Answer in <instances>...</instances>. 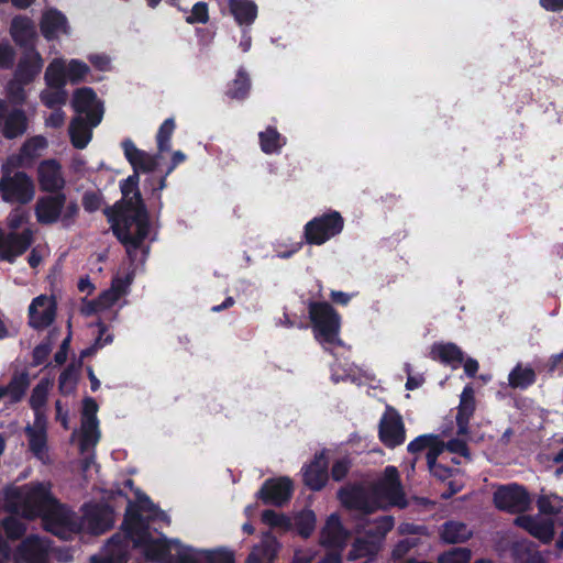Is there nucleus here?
<instances>
[{"instance_id": "1", "label": "nucleus", "mask_w": 563, "mask_h": 563, "mask_svg": "<svg viewBox=\"0 0 563 563\" xmlns=\"http://www.w3.org/2000/svg\"><path fill=\"white\" fill-rule=\"evenodd\" d=\"M122 526L124 538L113 536L108 543L109 556L100 562L93 556L92 563H123L122 552L129 541H132L134 547H142L146 558L157 563H201V554L192 549L152 539L147 522L131 508L126 510Z\"/></svg>"}, {"instance_id": "2", "label": "nucleus", "mask_w": 563, "mask_h": 563, "mask_svg": "<svg viewBox=\"0 0 563 563\" xmlns=\"http://www.w3.org/2000/svg\"><path fill=\"white\" fill-rule=\"evenodd\" d=\"M5 507L9 511L21 514L25 518L41 517L54 506L56 498L51 493L49 483H31L24 486H11L4 490Z\"/></svg>"}, {"instance_id": "3", "label": "nucleus", "mask_w": 563, "mask_h": 563, "mask_svg": "<svg viewBox=\"0 0 563 563\" xmlns=\"http://www.w3.org/2000/svg\"><path fill=\"white\" fill-rule=\"evenodd\" d=\"M112 230L125 246L130 257L142 245L148 234V214L146 210L109 214Z\"/></svg>"}, {"instance_id": "4", "label": "nucleus", "mask_w": 563, "mask_h": 563, "mask_svg": "<svg viewBox=\"0 0 563 563\" xmlns=\"http://www.w3.org/2000/svg\"><path fill=\"white\" fill-rule=\"evenodd\" d=\"M34 211L36 220L41 224L48 225L60 220L65 227H68L74 222L79 208L75 201H67L65 194L56 192L40 197L34 206Z\"/></svg>"}, {"instance_id": "5", "label": "nucleus", "mask_w": 563, "mask_h": 563, "mask_svg": "<svg viewBox=\"0 0 563 563\" xmlns=\"http://www.w3.org/2000/svg\"><path fill=\"white\" fill-rule=\"evenodd\" d=\"M0 194L7 203L24 206L34 199L35 184L25 172L12 170L5 163L1 166Z\"/></svg>"}, {"instance_id": "6", "label": "nucleus", "mask_w": 563, "mask_h": 563, "mask_svg": "<svg viewBox=\"0 0 563 563\" xmlns=\"http://www.w3.org/2000/svg\"><path fill=\"white\" fill-rule=\"evenodd\" d=\"M369 488L375 501L378 504V509L386 506H398L400 508L407 506L396 467H387L384 476L373 483Z\"/></svg>"}, {"instance_id": "7", "label": "nucleus", "mask_w": 563, "mask_h": 563, "mask_svg": "<svg viewBox=\"0 0 563 563\" xmlns=\"http://www.w3.org/2000/svg\"><path fill=\"white\" fill-rule=\"evenodd\" d=\"M42 519L45 529L60 539L67 540L73 533L80 532L79 516L59 504L57 499Z\"/></svg>"}, {"instance_id": "8", "label": "nucleus", "mask_w": 563, "mask_h": 563, "mask_svg": "<svg viewBox=\"0 0 563 563\" xmlns=\"http://www.w3.org/2000/svg\"><path fill=\"white\" fill-rule=\"evenodd\" d=\"M309 316L317 332V338L325 342H334L340 329V317L327 302H311Z\"/></svg>"}, {"instance_id": "9", "label": "nucleus", "mask_w": 563, "mask_h": 563, "mask_svg": "<svg viewBox=\"0 0 563 563\" xmlns=\"http://www.w3.org/2000/svg\"><path fill=\"white\" fill-rule=\"evenodd\" d=\"M79 521L81 523L80 532L101 534L113 526V511L104 505L86 506Z\"/></svg>"}, {"instance_id": "10", "label": "nucleus", "mask_w": 563, "mask_h": 563, "mask_svg": "<svg viewBox=\"0 0 563 563\" xmlns=\"http://www.w3.org/2000/svg\"><path fill=\"white\" fill-rule=\"evenodd\" d=\"M343 219L339 212H332L310 221L306 225V238L309 243L322 244L331 236L341 232Z\"/></svg>"}, {"instance_id": "11", "label": "nucleus", "mask_w": 563, "mask_h": 563, "mask_svg": "<svg viewBox=\"0 0 563 563\" xmlns=\"http://www.w3.org/2000/svg\"><path fill=\"white\" fill-rule=\"evenodd\" d=\"M494 503L500 510L517 514L526 511L531 500L523 487L519 485H507L499 487L494 493Z\"/></svg>"}, {"instance_id": "12", "label": "nucleus", "mask_w": 563, "mask_h": 563, "mask_svg": "<svg viewBox=\"0 0 563 563\" xmlns=\"http://www.w3.org/2000/svg\"><path fill=\"white\" fill-rule=\"evenodd\" d=\"M341 503L349 509L356 510L362 515H368L378 509L371 488L366 490L360 486L343 487L339 490Z\"/></svg>"}, {"instance_id": "13", "label": "nucleus", "mask_w": 563, "mask_h": 563, "mask_svg": "<svg viewBox=\"0 0 563 563\" xmlns=\"http://www.w3.org/2000/svg\"><path fill=\"white\" fill-rule=\"evenodd\" d=\"M33 242V232L24 229L22 232L5 233L0 230V258L12 262L22 255Z\"/></svg>"}, {"instance_id": "14", "label": "nucleus", "mask_w": 563, "mask_h": 563, "mask_svg": "<svg viewBox=\"0 0 563 563\" xmlns=\"http://www.w3.org/2000/svg\"><path fill=\"white\" fill-rule=\"evenodd\" d=\"M73 107L77 112V115H81L87 119L90 122V125L97 126L101 122L103 108L91 89H78L74 95Z\"/></svg>"}, {"instance_id": "15", "label": "nucleus", "mask_w": 563, "mask_h": 563, "mask_svg": "<svg viewBox=\"0 0 563 563\" xmlns=\"http://www.w3.org/2000/svg\"><path fill=\"white\" fill-rule=\"evenodd\" d=\"M379 438L382 442L395 448L405 440V426L401 416L393 407H387L379 422Z\"/></svg>"}, {"instance_id": "16", "label": "nucleus", "mask_w": 563, "mask_h": 563, "mask_svg": "<svg viewBox=\"0 0 563 563\" xmlns=\"http://www.w3.org/2000/svg\"><path fill=\"white\" fill-rule=\"evenodd\" d=\"M139 180L140 176L136 173H133V175L129 176L122 183V199L114 206L111 214L146 210L139 190Z\"/></svg>"}, {"instance_id": "17", "label": "nucleus", "mask_w": 563, "mask_h": 563, "mask_svg": "<svg viewBox=\"0 0 563 563\" xmlns=\"http://www.w3.org/2000/svg\"><path fill=\"white\" fill-rule=\"evenodd\" d=\"M49 541L30 536L19 545L15 563H47Z\"/></svg>"}, {"instance_id": "18", "label": "nucleus", "mask_w": 563, "mask_h": 563, "mask_svg": "<svg viewBox=\"0 0 563 563\" xmlns=\"http://www.w3.org/2000/svg\"><path fill=\"white\" fill-rule=\"evenodd\" d=\"M27 130V117L21 109L8 111L7 103L0 99V132L5 139H15Z\"/></svg>"}, {"instance_id": "19", "label": "nucleus", "mask_w": 563, "mask_h": 563, "mask_svg": "<svg viewBox=\"0 0 563 563\" xmlns=\"http://www.w3.org/2000/svg\"><path fill=\"white\" fill-rule=\"evenodd\" d=\"M56 316V303L53 298L41 295L33 299L29 307V324L36 329H45L49 327Z\"/></svg>"}, {"instance_id": "20", "label": "nucleus", "mask_w": 563, "mask_h": 563, "mask_svg": "<svg viewBox=\"0 0 563 563\" xmlns=\"http://www.w3.org/2000/svg\"><path fill=\"white\" fill-rule=\"evenodd\" d=\"M291 492V482L286 477H280L267 481L258 492V497L264 504L283 506L289 500Z\"/></svg>"}, {"instance_id": "21", "label": "nucleus", "mask_w": 563, "mask_h": 563, "mask_svg": "<svg viewBox=\"0 0 563 563\" xmlns=\"http://www.w3.org/2000/svg\"><path fill=\"white\" fill-rule=\"evenodd\" d=\"M37 179L42 191L59 192L65 186L62 167L56 161H44L37 167Z\"/></svg>"}, {"instance_id": "22", "label": "nucleus", "mask_w": 563, "mask_h": 563, "mask_svg": "<svg viewBox=\"0 0 563 563\" xmlns=\"http://www.w3.org/2000/svg\"><path fill=\"white\" fill-rule=\"evenodd\" d=\"M393 527L394 518L391 516H382L374 520L362 517L355 525V530L357 533L364 534L373 541H376V543L382 544V541Z\"/></svg>"}, {"instance_id": "23", "label": "nucleus", "mask_w": 563, "mask_h": 563, "mask_svg": "<svg viewBox=\"0 0 563 563\" xmlns=\"http://www.w3.org/2000/svg\"><path fill=\"white\" fill-rule=\"evenodd\" d=\"M10 33L13 41L26 49L34 48V42L37 38V33L34 22L23 15H18L12 19Z\"/></svg>"}, {"instance_id": "24", "label": "nucleus", "mask_w": 563, "mask_h": 563, "mask_svg": "<svg viewBox=\"0 0 563 563\" xmlns=\"http://www.w3.org/2000/svg\"><path fill=\"white\" fill-rule=\"evenodd\" d=\"M515 522L544 543L550 542L554 537V525L551 519L520 516L516 518Z\"/></svg>"}, {"instance_id": "25", "label": "nucleus", "mask_w": 563, "mask_h": 563, "mask_svg": "<svg viewBox=\"0 0 563 563\" xmlns=\"http://www.w3.org/2000/svg\"><path fill=\"white\" fill-rule=\"evenodd\" d=\"M40 27L42 34L47 40L56 38L60 34L68 33L66 16L56 9H48L43 12Z\"/></svg>"}, {"instance_id": "26", "label": "nucleus", "mask_w": 563, "mask_h": 563, "mask_svg": "<svg viewBox=\"0 0 563 563\" xmlns=\"http://www.w3.org/2000/svg\"><path fill=\"white\" fill-rule=\"evenodd\" d=\"M347 539V532L343 529L340 519L331 515L320 534V543L328 548H342Z\"/></svg>"}, {"instance_id": "27", "label": "nucleus", "mask_w": 563, "mask_h": 563, "mask_svg": "<svg viewBox=\"0 0 563 563\" xmlns=\"http://www.w3.org/2000/svg\"><path fill=\"white\" fill-rule=\"evenodd\" d=\"M124 154L134 168V173H150L157 167L156 158L139 150L130 140L123 142Z\"/></svg>"}, {"instance_id": "28", "label": "nucleus", "mask_w": 563, "mask_h": 563, "mask_svg": "<svg viewBox=\"0 0 563 563\" xmlns=\"http://www.w3.org/2000/svg\"><path fill=\"white\" fill-rule=\"evenodd\" d=\"M305 484L313 490L321 489L328 479V461L323 452L316 455L303 474Z\"/></svg>"}, {"instance_id": "29", "label": "nucleus", "mask_w": 563, "mask_h": 563, "mask_svg": "<svg viewBox=\"0 0 563 563\" xmlns=\"http://www.w3.org/2000/svg\"><path fill=\"white\" fill-rule=\"evenodd\" d=\"M43 60L41 55L34 49H26L23 57L20 59L15 76L22 82H31L41 71Z\"/></svg>"}, {"instance_id": "30", "label": "nucleus", "mask_w": 563, "mask_h": 563, "mask_svg": "<svg viewBox=\"0 0 563 563\" xmlns=\"http://www.w3.org/2000/svg\"><path fill=\"white\" fill-rule=\"evenodd\" d=\"M279 544L271 532L263 534L261 543L252 550L246 563H273L276 558Z\"/></svg>"}, {"instance_id": "31", "label": "nucleus", "mask_w": 563, "mask_h": 563, "mask_svg": "<svg viewBox=\"0 0 563 563\" xmlns=\"http://www.w3.org/2000/svg\"><path fill=\"white\" fill-rule=\"evenodd\" d=\"M475 411V398L474 390L472 387H465L462 395L461 401L459 406V411L456 415V424H457V434L459 435H467L468 434V421Z\"/></svg>"}, {"instance_id": "32", "label": "nucleus", "mask_w": 563, "mask_h": 563, "mask_svg": "<svg viewBox=\"0 0 563 563\" xmlns=\"http://www.w3.org/2000/svg\"><path fill=\"white\" fill-rule=\"evenodd\" d=\"M90 122L81 115L75 117L69 125V134L71 143L77 148H84L87 146L91 139Z\"/></svg>"}, {"instance_id": "33", "label": "nucleus", "mask_w": 563, "mask_h": 563, "mask_svg": "<svg viewBox=\"0 0 563 563\" xmlns=\"http://www.w3.org/2000/svg\"><path fill=\"white\" fill-rule=\"evenodd\" d=\"M25 432L29 437L30 450L38 457L43 459L46 451V432L45 428L37 416L33 427L27 426Z\"/></svg>"}, {"instance_id": "34", "label": "nucleus", "mask_w": 563, "mask_h": 563, "mask_svg": "<svg viewBox=\"0 0 563 563\" xmlns=\"http://www.w3.org/2000/svg\"><path fill=\"white\" fill-rule=\"evenodd\" d=\"M472 537V530L463 522L449 521L442 526L441 538L446 543L465 542Z\"/></svg>"}, {"instance_id": "35", "label": "nucleus", "mask_w": 563, "mask_h": 563, "mask_svg": "<svg viewBox=\"0 0 563 563\" xmlns=\"http://www.w3.org/2000/svg\"><path fill=\"white\" fill-rule=\"evenodd\" d=\"M229 7L240 24H251L257 15V8L251 0H229Z\"/></svg>"}, {"instance_id": "36", "label": "nucleus", "mask_w": 563, "mask_h": 563, "mask_svg": "<svg viewBox=\"0 0 563 563\" xmlns=\"http://www.w3.org/2000/svg\"><path fill=\"white\" fill-rule=\"evenodd\" d=\"M30 386V378L26 372L15 373L9 384L5 386L7 395L10 404L22 400Z\"/></svg>"}, {"instance_id": "37", "label": "nucleus", "mask_w": 563, "mask_h": 563, "mask_svg": "<svg viewBox=\"0 0 563 563\" xmlns=\"http://www.w3.org/2000/svg\"><path fill=\"white\" fill-rule=\"evenodd\" d=\"M125 288L126 283L123 279H114L111 287L104 290L97 299L93 300V306H97V308H102V310L111 307L124 294Z\"/></svg>"}, {"instance_id": "38", "label": "nucleus", "mask_w": 563, "mask_h": 563, "mask_svg": "<svg viewBox=\"0 0 563 563\" xmlns=\"http://www.w3.org/2000/svg\"><path fill=\"white\" fill-rule=\"evenodd\" d=\"M379 549L380 544L363 534L362 537L356 538L347 558L349 560H356L366 556H374Z\"/></svg>"}, {"instance_id": "39", "label": "nucleus", "mask_w": 563, "mask_h": 563, "mask_svg": "<svg viewBox=\"0 0 563 563\" xmlns=\"http://www.w3.org/2000/svg\"><path fill=\"white\" fill-rule=\"evenodd\" d=\"M66 78L67 74L63 62L54 60L46 68L45 80L48 87L63 89Z\"/></svg>"}, {"instance_id": "40", "label": "nucleus", "mask_w": 563, "mask_h": 563, "mask_svg": "<svg viewBox=\"0 0 563 563\" xmlns=\"http://www.w3.org/2000/svg\"><path fill=\"white\" fill-rule=\"evenodd\" d=\"M536 379V373L531 367L517 365L509 374L508 380L512 388H526Z\"/></svg>"}, {"instance_id": "41", "label": "nucleus", "mask_w": 563, "mask_h": 563, "mask_svg": "<svg viewBox=\"0 0 563 563\" xmlns=\"http://www.w3.org/2000/svg\"><path fill=\"white\" fill-rule=\"evenodd\" d=\"M99 439L98 421L97 419L81 418V450L90 445H95Z\"/></svg>"}, {"instance_id": "42", "label": "nucleus", "mask_w": 563, "mask_h": 563, "mask_svg": "<svg viewBox=\"0 0 563 563\" xmlns=\"http://www.w3.org/2000/svg\"><path fill=\"white\" fill-rule=\"evenodd\" d=\"M292 527L302 538H308L316 527V516L311 510H302L294 518Z\"/></svg>"}, {"instance_id": "43", "label": "nucleus", "mask_w": 563, "mask_h": 563, "mask_svg": "<svg viewBox=\"0 0 563 563\" xmlns=\"http://www.w3.org/2000/svg\"><path fill=\"white\" fill-rule=\"evenodd\" d=\"M540 512L545 515H556L563 509V498L555 495H541L537 501Z\"/></svg>"}, {"instance_id": "44", "label": "nucleus", "mask_w": 563, "mask_h": 563, "mask_svg": "<svg viewBox=\"0 0 563 563\" xmlns=\"http://www.w3.org/2000/svg\"><path fill=\"white\" fill-rule=\"evenodd\" d=\"M262 521L272 528L280 529L283 532L292 528V521L290 518L271 509L262 512Z\"/></svg>"}, {"instance_id": "45", "label": "nucleus", "mask_w": 563, "mask_h": 563, "mask_svg": "<svg viewBox=\"0 0 563 563\" xmlns=\"http://www.w3.org/2000/svg\"><path fill=\"white\" fill-rule=\"evenodd\" d=\"M515 553L519 563H547L540 552L531 550L525 543H518Z\"/></svg>"}, {"instance_id": "46", "label": "nucleus", "mask_w": 563, "mask_h": 563, "mask_svg": "<svg viewBox=\"0 0 563 563\" xmlns=\"http://www.w3.org/2000/svg\"><path fill=\"white\" fill-rule=\"evenodd\" d=\"M433 353H437L441 361L445 363L463 361V352L454 344L439 345L433 349Z\"/></svg>"}, {"instance_id": "47", "label": "nucleus", "mask_w": 563, "mask_h": 563, "mask_svg": "<svg viewBox=\"0 0 563 563\" xmlns=\"http://www.w3.org/2000/svg\"><path fill=\"white\" fill-rule=\"evenodd\" d=\"M41 100L48 108H55L56 106L64 104L67 100V93L64 89L48 88L41 93Z\"/></svg>"}, {"instance_id": "48", "label": "nucleus", "mask_w": 563, "mask_h": 563, "mask_svg": "<svg viewBox=\"0 0 563 563\" xmlns=\"http://www.w3.org/2000/svg\"><path fill=\"white\" fill-rule=\"evenodd\" d=\"M49 382L41 380L32 390L30 405L34 410H38L47 399Z\"/></svg>"}, {"instance_id": "49", "label": "nucleus", "mask_w": 563, "mask_h": 563, "mask_svg": "<svg viewBox=\"0 0 563 563\" xmlns=\"http://www.w3.org/2000/svg\"><path fill=\"white\" fill-rule=\"evenodd\" d=\"M47 145L45 137L37 135L29 139L21 147V154L27 158L38 155Z\"/></svg>"}, {"instance_id": "50", "label": "nucleus", "mask_w": 563, "mask_h": 563, "mask_svg": "<svg viewBox=\"0 0 563 563\" xmlns=\"http://www.w3.org/2000/svg\"><path fill=\"white\" fill-rule=\"evenodd\" d=\"M29 221V213L21 206L12 209L7 218V225L10 232H16Z\"/></svg>"}, {"instance_id": "51", "label": "nucleus", "mask_w": 563, "mask_h": 563, "mask_svg": "<svg viewBox=\"0 0 563 563\" xmlns=\"http://www.w3.org/2000/svg\"><path fill=\"white\" fill-rule=\"evenodd\" d=\"M472 553L466 548H457L450 552L443 553L439 558L440 563H468Z\"/></svg>"}, {"instance_id": "52", "label": "nucleus", "mask_w": 563, "mask_h": 563, "mask_svg": "<svg viewBox=\"0 0 563 563\" xmlns=\"http://www.w3.org/2000/svg\"><path fill=\"white\" fill-rule=\"evenodd\" d=\"M261 146L265 153H272L280 147L279 134L274 129H267L260 134Z\"/></svg>"}, {"instance_id": "53", "label": "nucleus", "mask_w": 563, "mask_h": 563, "mask_svg": "<svg viewBox=\"0 0 563 563\" xmlns=\"http://www.w3.org/2000/svg\"><path fill=\"white\" fill-rule=\"evenodd\" d=\"M3 529L10 539H19L25 532L24 523L15 517H8L2 522Z\"/></svg>"}, {"instance_id": "54", "label": "nucleus", "mask_w": 563, "mask_h": 563, "mask_svg": "<svg viewBox=\"0 0 563 563\" xmlns=\"http://www.w3.org/2000/svg\"><path fill=\"white\" fill-rule=\"evenodd\" d=\"M26 84L27 82H22V80L16 78L15 75H14V79H12L8 84L7 91H8V95L13 103L22 104L25 101V91H24L23 86Z\"/></svg>"}, {"instance_id": "55", "label": "nucleus", "mask_w": 563, "mask_h": 563, "mask_svg": "<svg viewBox=\"0 0 563 563\" xmlns=\"http://www.w3.org/2000/svg\"><path fill=\"white\" fill-rule=\"evenodd\" d=\"M175 123L173 119H167L161 126L157 134V144L161 152L169 150V139L174 132Z\"/></svg>"}, {"instance_id": "56", "label": "nucleus", "mask_w": 563, "mask_h": 563, "mask_svg": "<svg viewBox=\"0 0 563 563\" xmlns=\"http://www.w3.org/2000/svg\"><path fill=\"white\" fill-rule=\"evenodd\" d=\"M76 385V373L71 366H68L59 376L58 387L63 394H69Z\"/></svg>"}, {"instance_id": "57", "label": "nucleus", "mask_w": 563, "mask_h": 563, "mask_svg": "<svg viewBox=\"0 0 563 563\" xmlns=\"http://www.w3.org/2000/svg\"><path fill=\"white\" fill-rule=\"evenodd\" d=\"M89 71V67L81 62L71 60L66 69L67 78L73 82L81 80Z\"/></svg>"}, {"instance_id": "58", "label": "nucleus", "mask_w": 563, "mask_h": 563, "mask_svg": "<svg viewBox=\"0 0 563 563\" xmlns=\"http://www.w3.org/2000/svg\"><path fill=\"white\" fill-rule=\"evenodd\" d=\"M209 19L208 7L203 2H198L194 5L191 14L187 16L186 21L190 24L206 23Z\"/></svg>"}, {"instance_id": "59", "label": "nucleus", "mask_w": 563, "mask_h": 563, "mask_svg": "<svg viewBox=\"0 0 563 563\" xmlns=\"http://www.w3.org/2000/svg\"><path fill=\"white\" fill-rule=\"evenodd\" d=\"M444 446H445L444 442L441 441L438 435H434V442L431 445H429L428 452L426 455L428 467L437 464V459L443 452Z\"/></svg>"}, {"instance_id": "60", "label": "nucleus", "mask_w": 563, "mask_h": 563, "mask_svg": "<svg viewBox=\"0 0 563 563\" xmlns=\"http://www.w3.org/2000/svg\"><path fill=\"white\" fill-rule=\"evenodd\" d=\"M434 442L433 434L420 435L413 441H411L408 445V451L411 453L420 452L424 449H428Z\"/></svg>"}, {"instance_id": "61", "label": "nucleus", "mask_w": 563, "mask_h": 563, "mask_svg": "<svg viewBox=\"0 0 563 563\" xmlns=\"http://www.w3.org/2000/svg\"><path fill=\"white\" fill-rule=\"evenodd\" d=\"M417 544H418V539H404V540L399 541L393 550V558L394 559L404 558Z\"/></svg>"}, {"instance_id": "62", "label": "nucleus", "mask_w": 563, "mask_h": 563, "mask_svg": "<svg viewBox=\"0 0 563 563\" xmlns=\"http://www.w3.org/2000/svg\"><path fill=\"white\" fill-rule=\"evenodd\" d=\"M15 53L10 44H0V67L10 68L14 64Z\"/></svg>"}, {"instance_id": "63", "label": "nucleus", "mask_w": 563, "mask_h": 563, "mask_svg": "<svg viewBox=\"0 0 563 563\" xmlns=\"http://www.w3.org/2000/svg\"><path fill=\"white\" fill-rule=\"evenodd\" d=\"M351 467V463L346 459H342L336 461L331 470V476L334 481L339 482L342 481L345 475L347 474L349 470Z\"/></svg>"}, {"instance_id": "64", "label": "nucleus", "mask_w": 563, "mask_h": 563, "mask_svg": "<svg viewBox=\"0 0 563 563\" xmlns=\"http://www.w3.org/2000/svg\"><path fill=\"white\" fill-rule=\"evenodd\" d=\"M249 78L244 74H239L234 80V90L230 92L232 98H243L249 89Z\"/></svg>"}]
</instances>
